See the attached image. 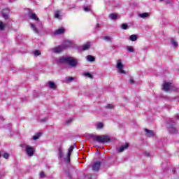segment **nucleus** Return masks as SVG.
Listing matches in <instances>:
<instances>
[{
	"label": "nucleus",
	"instance_id": "3",
	"mask_svg": "<svg viewBox=\"0 0 179 179\" xmlns=\"http://www.w3.org/2000/svg\"><path fill=\"white\" fill-rule=\"evenodd\" d=\"M92 138L93 141L96 142H99V143H106L107 142H110L111 141L108 136H92Z\"/></svg>",
	"mask_w": 179,
	"mask_h": 179
},
{
	"label": "nucleus",
	"instance_id": "25",
	"mask_svg": "<svg viewBox=\"0 0 179 179\" xmlns=\"http://www.w3.org/2000/svg\"><path fill=\"white\" fill-rule=\"evenodd\" d=\"M109 17L112 20H115V19H117V15L114 14V13H111V14H110Z\"/></svg>",
	"mask_w": 179,
	"mask_h": 179
},
{
	"label": "nucleus",
	"instance_id": "45",
	"mask_svg": "<svg viewBox=\"0 0 179 179\" xmlns=\"http://www.w3.org/2000/svg\"><path fill=\"white\" fill-rule=\"evenodd\" d=\"M176 118H177V119H179V115H176Z\"/></svg>",
	"mask_w": 179,
	"mask_h": 179
},
{
	"label": "nucleus",
	"instance_id": "26",
	"mask_svg": "<svg viewBox=\"0 0 179 179\" xmlns=\"http://www.w3.org/2000/svg\"><path fill=\"white\" fill-rule=\"evenodd\" d=\"M103 127H104V125L103 124L102 122H98L96 124V129H101V128H103Z\"/></svg>",
	"mask_w": 179,
	"mask_h": 179
},
{
	"label": "nucleus",
	"instance_id": "35",
	"mask_svg": "<svg viewBox=\"0 0 179 179\" xmlns=\"http://www.w3.org/2000/svg\"><path fill=\"white\" fill-rule=\"evenodd\" d=\"M45 177V173H44V172H41L40 173V178H44Z\"/></svg>",
	"mask_w": 179,
	"mask_h": 179
},
{
	"label": "nucleus",
	"instance_id": "13",
	"mask_svg": "<svg viewBox=\"0 0 179 179\" xmlns=\"http://www.w3.org/2000/svg\"><path fill=\"white\" fill-rule=\"evenodd\" d=\"M64 33H65V29L64 28H60L59 29H57L54 32V34L55 36H58V34H64Z\"/></svg>",
	"mask_w": 179,
	"mask_h": 179
},
{
	"label": "nucleus",
	"instance_id": "37",
	"mask_svg": "<svg viewBox=\"0 0 179 179\" xmlns=\"http://www.w3.org/2000/svg\"><path fill=\"white\" fill-rule=\"evenodd\" d=\"M3 157H4V159H8L9 158V154H8V153H4L3 155Z\"/></svg>",
	"mask_w": 179,
	"mask_h": 179
},
{
	"label": "nucleus",
	"instance_id": "22",
	"mask_svg": "<svg viewBox=\"0 0 179 179\" xmlns=\"http://www.w3.org/2000/svg\"><path fill=\"white\" fill-rule=\"evenodd\" d=\"M129 38H130L131 41H136V40H138V36L133 34V35L130 36Z\"/></svg>",
	"mask_w": 179,
	"mask_h": 179
},
{
	"label": "nucleus",
	"instance_id": "44",
	"mask_svg": "<svg viewBox=\"0 0 179 179\" xmlns=\"http://www.w3.org/2000/svg\"><path fill=\"white\" fill-rule=\"evenodd\" d=\"M99 27H100V24H96V29H99Z\"/></svg>",
	"mask_w": 179,
	"mask_h": 179
},
{
	"label": "nucleus",
	"instance_id": "28",
	"mask_svg": "<svg viewBox=\"0 0 179 179\" xmlns=\"http://www.w3.org/2000/svg\"><path fill=\"white\" fill-rule=\"evenodd\" d=\"M171 44L173 47L178 46V43H177L173 38L171 39Z\"/></svg>",
	"mask_w": 179,
	"mask_h": 179
},
{
	"label": "nucleus",
	"instance_id": "24",
	"mask_svg": "<svg viewBox=\"0 0 179 179\" xmlns=\"http://www.w3.org/2000/svg\"><path fill=\"white\" fill-rule=\"evenodd\" d=\"M41 136V133H38L36 135L34 136L32 139L33 141H37V139H38V138H40Z\"/></svg>",
	"mask_w": 179,
	"mask_h": 179
},
{
	"label": "nucleus",
	"instance_id": "20",
	"mask_svg": "<svg viewBox=\"0 0 179 179\" xmlns=\"http://www.w3.org/2000/svg\"><path fill=\"white\" fill-rule=\"evenodd\" d=\"M30 26L32 29V30L36 33V34H38V29H37V28L36 27V25H34V24L31 23L30 24Z\"/></svg>",
	"mask_w": 179,
	"mask_h": 179
},
{
	"label": "nucleus",
	"instance_id": "38",
	"mask_svg": "<svg viewBox=\"0 0 179 179\" xmlns=\"http://www.w3.org/2000/svg\"><path fill=\"white\" fill-rule=\"evenodd\" d=\"M72 121H73L72 119L68 120L67 121H66V125H69V124H71Z\"/></svg>",
	"mask_w": 179,
	"mask_h": 179
},
{
	"label": "nucleus",
	"instance_id": "18",
	"mask_svg": "<svg viewBox=\"0 0 179 179\" xmlns=\"http://www.w3.org/2000/svg\"><path fill=\"white\" fill-rule=\"evenodd\" d=\"M89 48H90V42H88L82 46L83 51H86V50H89Z\"/></svg>",
	"mask_w": 179,
	"mask_h": 179
},
{
	"label": "nucleus",
	"instance_id": "7",
	"mask_svg": "<svg viewBox=\"0 0 179 179\" xmlns=\"http://www.w3.org/2000/svg\"><path fill=\"white\" fill-rule=\"evenodd\" d=\"M64 50H65V47H64V45H59L56 48H53L51 49L52 52H55L56 54H58L59 52H62V51H64Z\"/></svg>",
	"mask_w": 179,
	"mask_h": 179
},
{
	"label": "nucleus",
	"instance_id": "31",
	"mask_svg": "<svg viewBox=\"0 0 179 179\" xmlns=\"http://www.w3.org/2000/svg\"><path fill=\"white\" fill-rule=\"evenodd\" d=\"M122 29L123 30H127V29H128V24H122V26H121Z\"/></svg>",
	"mask_w": 179,
	"mask_h": 179
},
{
	"label": "nucleus",
	"instance_id": "17",
	"mask_svg": "<svg viewBox=\"0 0 179 179\" xmlns=\"http://www.w3.org/2000/svg\"><path fill=\"white\" fill-rule=\"evenodd\" d=\"M62 45H64V50H66V48H68V47H71L72 45V43L69 41H66Z\"/></svg>",
	"mask_w": 179,
	"mask_h": 179
},
{
	"label": "nucleus",
	"instance_id": "40",
	"mask_svg": "<svg viewBox=\"0 0 179 179\" xmlns=\"http://www.w3.org/2000/svg\"><path fill=\"white\" fill-rule=\"evenodd\" d=\"M41 122H45L46 121H48V118L45 117L43 119H40Z\"/></svg>",
	"mask_w": 179,
	"mask_h": 179
},
{
	"label": "nucleus",
	"instance_id": "15",
	"mask_svg": "<svg viewBox=\"0 0 179 179\" xmlns=\"http://www.w3.org/2000/svg\"><path fill=\"white\" fill-rule=\"evenodd\" d=\"M58 157L59 159H64V150H62V148H59L58 149Z\"/></svg>",
	"mask_w": 179,
	"mask_h": 179
},
{
	"label": "nucleus",
	"instance_id": "27",
	"mask_svg": "<svg viewBox=\"0 0 179 179\" xmlns=\"http://www.w3.org/2000/svg\"><path fill=\"white\" fill-rule=\"evenodd\" d=\"M84 76L86 78H90V79H93V75H92L90 73H85Z\"/></svg>",
	"mask_w": 179,
	"mask_h": 179
},
{
	"label": "nucleus",
	"instance_id": "47",
	"mask_svg": "<svg viewBox=\"0 0 179 179\" xmlns=\"http://www.w3.org/2000/svg\"><path fill=\"white\" fill-rule=\"evenodd\" d=\"M0 157H1V154H0Z\"/></svg>",
	"mask_w": 179,
	"mask_h": 179
},
{
	"label": "nucleus",
	"instance_id": "19",
	"mask_svg": "<svg viewBox=\"0 0 179 179\" xmlns=\"http://www.w3.org/2000/svg\"><path fill=\"white\" fill-rule=\"evenodd\" d=\"M73 80H74L73 77H66L64 79V83H71Z\"/></svg>",
	"mask_w": 179,
	"mask_h": 179
},
{
	"label": "nucleus",
	"instance_id": "33",
	"mask_svg": "<svg viewBox=\"0 0 179 179\" xmlns=\"http://www.w3.org/2000/svg\"><path fill=\"white\" fill-rule=\"evenodd\" d=\"M103 40H106V41H111V37L104 36Z\"/></svg>",
	"mask_w": 179,
	"mask_h": 179
},
{
	"label": "nucleus",
	"instance_id": "21",
	"mask_svg": "<svg viewBox=\"0 0 179 179\" xmlns=\"http://www.w3.org/2000/svg\"><path fill=\"white\" fill-rule=\"evenodd\" d=\"M87 60L89 61V62H94L95 59H94V57L92 55H88L87 57Z\"/></svg>",
	"mask_w": 179,
	"mask_h": 179
},
{
	"label": "nucleus",
	"instance_id": "4",
	"mask_svg": "<svg viewBox=\"0 0 179 179\" xmlns=\"http://www.w3.org/2000/svg\"><path fill=\"white\" fill-rule=\"evenodd\" d=\"M168 129L170 134H177V130L176 129V124L174 120L170 119L168 122Z\"/></svg>",
	"mask_w": 179,
	"mask_h": 179
},
{
	"label": "nucleus",
	"instance_id": "39",
	"mask_svg": "<svg viewBox=\"0 0 179 179\" xmlns=\"http://www.w3.org/2000/svg\"><path fill=\"white\" fill-rule=\"evenodd\" d=\"M106 108H109V109L114 108V106L111 104H108L106 106Z\"/></svg>",
	"mask_w": 179,
	"mask_h": 179
},
{
	"label": "nucleus",
	"instance_id": "12",
	"mask_svg": "<svg viewBox=\"0 0 179 179\" xmlns=\"http://www.w3.org/2000/svg\"><path fill=\"white\" fill-rule=\"evenodd\" d=\"M129 144L127 143L124 145H122L120 148L117 149V152L121 153V152H124V150L128 149Z\"/></svg>",
	"mask_w": 179,
	"mask_h": 179
},
{
	"label": "nucleus",
	"instance_id": "29",
	"mask_svg": "<svg viewBox=\"0 0 179 179\" xmlns=\"http://www.w3.org/2000/svg\"><path fill=\"white\" fill-rule=\"evenodd\" d=\"M127 51H129V52H134V51H135V50H134V48H132V46H128Z\"/></svg>",
	"mask_w": 179,
	"mask_h": 179
},
{
	"label": "nucleus",
	"instance_id": "23",
	"mask_svg": "<svg viewBox=\"0 0 179 179\" xmlns=\"http://www.w3.org/2000/svg\"><path fill=\"white\" fill-rule=\"evenodd\" d=\"M59 13H60L59 10H57L55 12V17L56 19H61V15Z\"/></svg>",
	"mask_w": 179,
	"mask_h": 179
},
{
	"label": "nucleus",
	"instance_id": "16",
	"mask_svg": "<svg viewBox=\"0 0 179 179\" xmlns=\"http://www.w3.org/2000/svg\"><path fill=\"white\" fill-rule=\"evenodd\" d=\"M139 17H141V19H145V17H149L150 16V14L149 13H143L138 14Z\"/></svg>",
	"mask_w": 179,
	"mask_h": 179
},
{
	"label": "nucleus",
	"instance_id": "32",
	"mask_svg": "<svg viewBox=\"0 0 179 179\" xmlns=\"http://www.w3.org/2000/svg\"><path fill=\"white\" fill-rule=\"evenodd\" d=\"M2 16H3V17H5V19H7V17H8V13H5V10H3L2 11Z\"/></svg>",
	"mask_w": 179,
	"mask_h": 179
},
{
	"label": "nucleus",
	"instance_id": "11",
	"mask_svg": "<svg viewBox=\"0 0 179 179\" xmlns=\"http://www.w3.org/2000/svg\"><path fill=\"white\" fill-rule=\"evenodd\" d=\"M144 131L145 132L146 136H148V138H152V136H155V132L153 131V130L145 129Z\"/></svg>",
	"mask_w": 179,
	"mask_h": 179
},
{
	"label": "nucleus",
	"instance_id": "42",
	"mask_svg": "<svg viewBox=\"0 0 179 179\" xmlns=\"http://www.w3.org/2000/svg\"><path fill=\"white\" fill-rule=\"evenodd\" d=\"M84 10H85V12H89V11L90 10V8L89 7H85V8H84Z\"/></svg>",
	"mask_w": 179,
	"mask_h": 179
},
{
	"label": "nucleus",
	"instance_id": "43",
	"mask_svg": "<svg viewBox=\"0 0 179 179\" xmlns=\"http://www.w3.org/2000/svg\"><path fill=\"white\" fill-rule=\"evenodd\" d=\"M145 155L147 157H149V156H150V154L149 152H145Z\"/></svg>",
	"mask_w": 179,
	"mask_h": 179
},
{
	"label": "nucleus",
	"instance_id": "1",
	"mask_svg": "<svg viewBox=\"0 0 179 179\" xmlns=\"http://www.w3.org/2000/svg\"><path fill=\"white\" fill-rule=\"evenodd\" d=\"M60 64H68L71 68H76L78 66V61L72 57H62L59 59Z\"/></svg>",
	"mask_w": 179,
	"mask_h": 179
},
{
	"label": "nucleus",
	"instance_id": "46",
	"mask_svg": "<svg viewBox=\"0 0 179 179\" xmlns=\"http://www.w3.org/2000/svg\"><path fill=\"white\" fill-rule=\"evenodd\" d=\"M161 2L163 1L164 0H159Z\"/></svg>",
	"mask_w": 179,
	"mask_h": 179
},
{
	"label": "nucleus",
	"instance_id": "9",
	"mask_svg": "<svg viewBox=\"0 0 179 179\" xmlns=\"http://www.w3.org/2000/svg\"><path fill=\"white\" fill-rule=\"evenodd\" d=\"M100 166H101V162H100V161H97V162H94L92 164L93 171H99V170L100 169Z\"/></svg>",
	"mask_w": 179,
	"mask_h": 179
},
{
	"label": "nucleus",
	"instance_id": "34",
	"mask_svg": "<svg viewBox=\"0 0 179 179\" xmlns=\"http://www.w3.org/2000/svg\"><path fill=\"white\" fill-rule=\"evenodd\" d=\"M3 27H5L3 22L0 21V30H3Z\"/></svg>",
	"mask_w": 179,
	"mask_h": 179
},
{
	"label": "nucleus",
	"instance_id": "30",
	"mask_svg": "<svg viewBox=\"0 0 179 179\" xmlns=\"http://www.w3.org/2000/svg\"><path fill=\"white\" fill-rule=\"evenodd\" d=\"M41 55V51H40V50H36L34 52L35 57H38V55Z\"/></svg>",
	"mask_w": 179,
	"mask_h": 179
},
{
	"label": "nucleus",
	"instance_id": "41",
	"mask_svg": "<svg viewBox=\"0 0 179 179\" xmlns=\"http://www.w3.org/2000/svg\"><path fill=\"white\" fill-rule=\"evenodd\" d=\"M88 179H97V177L94 175L89 176Z\"/></svg>",
	"mask_w": 179,
	"mask_h": 179
},
{
	"label": "nucleus",
	"instance_id": "6",
	"mask_svg": "<svg viewBox=\"0 0 179 179\" xmlns=\"http://www.w3.org/2000/svg\"><path fill=\"white\" fill-rule=\"evenodd\" d=\"M73 145L70 146L69 148L66 157L63 159L64 162H66V163H69V162H71V155L72 152H73Z\"/></svg>",
	"mask_w": 179,
	"mask_h": 179
},
{
	"label": "nucleus",
	"instance_id": "36",
	"mask_svg": "<svg viewBox=\"0 0 179 179\" xmlns=\"http://www.w3.org/2000/svg\"><path fill=\"white\" fill-rule=\"evenodd\" d=\"M129 83H131V85L135 84V81L134 80V78H132V77L130 78Z\"/></svg>",
	"mask_w": 179,
	"mask_h": 179
},
{
	"label": "nucleus",
	"instance_id": "10",
	"mask_svg": "<svg viewBox=\"0 0 179 179\" xmlns=\"http://www.w3.org/2000/svg\"><path fill=\"white\" fill-rule=\"evenodd\" d=\"M171 83H164L163 85V90L165 92H169V90H171Z\"/></svg>",
	"mask_w": 179,
	"mask_h": 179
},
{
	"label": "nucleus",
	"instance_id": "5",
	"mask_svg": "<svg viewBox=\"0 0 179 179\" xmlns=\"http://www.w3.org/2000/svg\"><path fill=\"white\" fill-rule=\"evenodd\" d=\"M116 68L119 73H123V75H127V71L124 70V64H122V62L121 61V59L117 60Z\"/></svg>",
	"mask_w": 179,
	"mask_h": 179
},
{
	"label": "nucleus",
	"instance_id": "8",
	"mask_svg": "<svg viewBox=\"0 0 179 179\" xmlns=\"http://www.w3.org/2000/svg\"><path fill=\"white\" fill-rule=\"evenodd\" d=\"M28 15H29V19H32L33 20H35L36 22H38V20H40L38 19V17H37V15H36V13H31L30 9H29Z\"/></svg>",
	"mask_w": 179,
	"mask_h": 179
},
{
	"label": "nucleus",
	"instance_id": "14",
	"mask_svg": "<svg viewBox=\"0 0 179 179\" xmlns=\"http://www.w3.org/2000/svg\"><path fill=\"white\" fill-rule=\"evenodd\" d=\"M48 86L50 89H52V90H55V89H57V85H55V83L52 81L48 82Z\"/></svg>",
	"mask_w": 179,
	"mask_h": 179
},
{
	"label": "nucleus",
	"instance_id": "2",
	"mask_svg": "<svg viewBox=\"0 0 179 179\" xmlns=\"http://www.w3.org/2000/svg\"><path fill=\"white\" fill-rule=\"evenodd\" d=\"M20 147L24 149V152L29 157H33V156H34V152H36V149L34 148L27 144H21Z\"/></svg>",
	"mask_w": 179,
	"mask_h": 179
}]
</instances>
